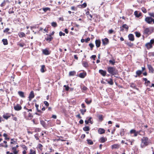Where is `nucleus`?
<instances>
[{
  "label": "nucleus",
  "mask_w": 154,
  "mask_h": 154,
  "mask_svg": "<svg viewBox=\"0 0 154 154\" xmlns=\"http://www.w3.org/2000/svg\"><path fill=\"white\" fill-rule=\"evenodd\" d=\"M98 118L100 121H102L103 120V116L102 115H99L98 116Z\"/></svg>",
  "instance_id": "58836bf2"
},
{
  "label": "nucleus",
  "mask_w": 154,
  "mask_h": 154,
  "mask_svg": "<svg viewBox=\"0 0 154 154\" xmlns=\"http://www.w3.org/2000/svg\"><path fill=\"white\" fill-rule=\"evenodd\" d=\"M145 46L148 49H149L152 48V46L151 44L149 42L146 43L145 45Z\"/></svg>",
  "instance_id": "f3484780"
},
{
  "label": "nucleus",
  "mask_w": 154,
  "mask_h": 154,
  "mask_svg": "<svg viewBox=\"0 0 154 154\" xmlns=\"http://www.w3.org/2000/svg\"><path fill=\"white\" fill-rule=\"evenodd\" d=\"M14 12V11H13L11 10V9L9 10L8 11V13L9 14H11L13 13Z\"/></svg>",
  "instance_id": "338daca9"
},
{
  "label": "nucleus",
  "mask_w": 154,
  "mask_h": 154,
  "mask_svg": "<svg viewBox=\"0 0 154 154\" xmlns=\"http://www.w3.org/2000/svg\"><path fill=\"white\" fill-rule=\"evenodd\" d=\"M41 124L45 128H46L47 127V126L46 125V124L45 122L43 120H42L40 121Z\"/></svg>",
  "instance_id": "aec40b11"
},
{
  "label": "nucleus",
  "mask_w": 154,
  "mask_h": 154,
  "mask_svg": "<svg viewBox=\"0 0 154 154\" xmlns=\"http://www.w3.org/2000/svg\"><path fill=\"white\" fill-rule=\"evenodd\" d=\"M102 43L104 45H107L109 43V40L107 38H105L104 39H102Z\"/></svg>",
  "instance_id": "1a4fd4ad"
},
{
  "label": "nucleus",
  "mask_w": 154,
  "mask_h": 154,
  "mask_svg": "<svg viewBox=\"0 0 154 154\" xmlns=\"http://www.w3.org/2000/svg\"><path fill=\"white\" fill-rule=\"evenodd\" d=\"M87 141L88 144H93V142L91 140L87 139Z\"/></svg>",
  "instance_id": "a19ab883"
},
{
  "label": "nucleus",
  "mask_w": 154,
  "mask_h": 154,
  "mask_svg": "<svg viewBox=\"0 0 154 154\" xmlns=\"http://www.w3.org/2000/svg\"><path fill=\"white\" fill-rule=\"evenodd\" d=\"M44 103L47 106H48L49 105V104L48 102L46 101H45Z\"/></svg>",
  "instance_id": "680f3d73"
},
{
  "label": "nucleus",
  "mask_w": 154,
  "mask_h": 154,
  "mask_svg": "<svg viewBox=\"0 0 154 154\" xmlns=\"http://www.w3.org/2000/svg\"><path fill=\"white\" fill-rule=\"evenodd\" d=\"M109 63H111L112 65H114L115 63V61L114 60H110L109 61Z\"/></svg>",
  "instance_id": "c03bdc74"
},
{
  "label": "nucleus",
  "mask_w": 154,
  "mask_h": 154,
  "mask_svg": "<svg viewBox=\"0 0 154 154\" xmlns=\"http://www.w3.org/2000/svg\"><path fill=\"white\" fill-rule=\"evenodd\" d=\"M144 20L148 24H154V19L151 17H146Z\"/></svg>",
  "instance_id": "f03ea898"
},
{
  "label": "nucleus",
  "mask_w": 154,
  "mask_h": 154,
  "mask_svg": "<svg viewBox=\"0 0 154 154\" xmlns=\"http://www.w3.org/2000/svg\"><path fill=\"white\" fill-rule=\"evenodd\" d=\"M18 94L20 97L22 98H24L25 97L24 93L22 91H19L18 92Z\"/></svg>",
  "instance_id": "6ab92c4d"
},
{
  "label": "nucleus",
  "mask_w": 154,
  "mask_h": 154,
  "mask_svg": "<svg viewBox=\"0 0 154 154\" xmlns=\"http://www.w3.org/2000/svg\"><path fill=\"white\" fill-rule=\"evenodd\" d=\"M99 72L103 76H105L106 74V71L102 69H100L99 70Z\"/></svg>",
  "instance_id": "423d86ee"
},
{
  "label": "nucleus",
  "mask_w": 154,
  "mask_h": 154,
  "mask_svg": "<svg viewBox=\"0 0 154 154\" xmlns=\"http://www.w3.org/2000/svg\"><path fill=\"white\" fill-rule=\"evenodd\" d=\"M90 39L89 38H88L85 40V42H88V41H89Z\"/></svg>",
  "instance_id": "774afa93"
},
{
  "label": "nucleus",
  "mask_w": 154,
  "mask_h": 154,
  "mask_svg": "<svg viewBox=\"0 0 154 154\" xmlns=\"http://www.w3.org/2000/svg\"><path fill=\"white\" fill-rule=\"evenodd\" d=\"M45 68V66L44 65H43L42 66L41 68L40 69L41 72H45V70H44V69Z\"/></svg>",
  "instance_id": "e433bc0d"
},
{
  "label": "nucleus",
  "mask_w": 154,
  "mask_h": 154,
  "mask_svg": "<svg viewBox=\"0 0 154 154\" xmlns=\"http://www.w3.org/2000/svg\"><path fill=\"white\" fill-rule=\"evenodd\" d=\"M129 40L131 41H133L134 40V35L132 34H129L128 35Z\"/></svg>",
  "instance_id": "ddd939ff"
},
{
  "label": "nucleus",
  "mask_w": 154,
  "mask_h": 154,
  "mask_svg": "<svg viewBox=\"0 0 154 154\" xmlns=\"http://www.w3.org/2000/svg\"><path fill=\"white\" fill-rule=\"evenodd\" d=\"M92 100L91 99H88V98L85 99V102L88 104H90L92 102Z\"/></svg>",
  "instance_id": "dca6fc26"
},
{
  "label": "nucleus",
  "mask_w": 154,
  "mask_h": 154,
  "mask_svg": "<svg viewBox=\"0 0 154 154\" xmlns=\"http://www.w3.org/2000/svg\"><path fill=\"white\" fill-rule=\"evenodd\" d=\"M148 68L149 70V71H151L152 72H153V68L152 66L148 64L147 65Z\"/></svg>",
  "instance_id": "2f4dec72"
},
{
  "label": "nucleus",
  "mask_w": 154,
  "mask_h": 154,
  "mask_svg": "<svg viewBox=\"0 0 154 154\" xmlns=\"http://www.w3.org/2000/svg\"><path fill=\"white\" fill-rule=\"evenodd\" d=\"M141 132H143V133H144V132L143 131H142L141 130H140L138 131H136L137 135L138 134H139L140 135H141V134H140V133Z\"/></svg>",
  "instance_id": "13d9d810"
},
{
  "label": "nucleus",
  "mask_w": 154,
  "mask_h": 154,
  "mask_svg": "<svg viewBox=\"0 0 154 154\" xmlns=\"http://www.w3.org/2000/svg\"><path fill=\"white\" fill-rule=\"evenodd\" d=\"M34 94L33 91H31L29 94V100L30 101L34 97Z\"/></svg>",
  "instance_id": "6e6552de"
},
{
  "label": "nucleus",
  "mask_w": 154,
  "mask_h": 154,
  "mask_svg": "<svg viewBox=\"0 0 154 154\" xmlns=\"http://www.w3.org/2000/svg\"><path fill=\"white\" fill-rule=\"evenodd\" d=\"M135 34L136 36L137 37H139L141 35L140 34L139 32H135Z\"/></svg>",
  "instance_id": "8fccbe9b"
},
{
  "label": "nucleus",
  "mask_w": 154,
  "mask_h": 154,
  "mask_svg": "<svg viewBox=\"0 0 154 154\" xmlns=\"http://www.w3.org/2000/svg\"><path fill=\"white\" fill-rule=\"evenodd\" d=\"M43 53L45 55H48L50 54L51 52L47 49L43 50L42 51Z\"/></svg>",
  "instance_id": "9b49d317"
},
{
  "label": "nucleus",
  "mask_w": 154,
  "mask_h": 154,
  "mask_svg": "<svg viewBox=\"0 0 154 154\" xmlns=\"http://www.w3.org/2000/svg\"><path fill=\"white\" fill-rule=\"evenodd\" d=\"M149 42L152 45L154 43V39H151Z\"/></svg>",
  "instance_id": "e2e57ef3"
},
{
  "label": "nucleus",
  "mask_w": 154,
  "mask_h": 154,
  "mask_svg": "<svg viewBox=\"0 0 154 154\" xmlns=\"http://www.w3.org/2000/svg\"><path fill=\"white\" fill-rule=\"evenodd\" d=\"M10 30V29L9 28H6L3 31L4 33H6L8 32Z\"/></svg>",
  "instance_id": "4d7b16f0"
},
{
  "label": "nucleus",
  "mask_w": 154,
  "mask_h": 154,
  "mask_svg": "<svg viewBox=\"0 0 154 154\" xmlns=\"http://www.w3.org/2000/svg\"><path fill=\"white\" fill-rule=\"evenodd\" d=\"M142 143L144 144H148L150 143V141L146 137H143L141 139Z\"/></svg>",
  "instance_id": "7ed1b4c3"
},
{
  "label": "nucleus",
  "mask_w": 154,
  "mask_h": 154,
  "mask_svg": "<svg viewBox=\"0 0 154 154\" xmlns=\"http://www.w3.org/2000/svg\"><path fill=\"white\" fill-rule=\"evenodd\" d=\"M3 44L4 45H6L8 44V40L7 39H3L2 40Z\"/></svg>",
  "instance_id": "bb28decb"
},
{
  "label": "nucleus",
  "mask_w": 154,
  "mask_h": 154,
  "mask_svg": "<svg viewBox=\"0 0 154 154\" xmlns=\"http://www.w3.org/2000/svg\"><path fill=\"white\" fill-rule=\"evenodd\" d=\"M86 14L88 17H90L91 18H92V16L91 14H90L89 11H88L87 12H86Z\"/></svg>",
  "instance_id": "72a5a7b5"
},
{
  "label": "nucleus",
  "mask_w": 154,
  "mask_h": 154,
  "mask_svg": "<svg viewBox=\"0 0 154 154\" xmlns=\"http://www.w3.org/2000/svg\"><path fill=\"white\" fill-rule=\"evenodd\" d=\"M8 1V0H6V1L4 0L3 1V2L1 4L0 6L2 7H3L5 6L6 5V2H7Z\"/></svg>",
  "instance_id": "c756f323"
},
{
  "label": "nucleus",
  "mask_w": 154,
  "mask_h": 154,
  "mask_svg": "<svg viewBox=\"0 0 154 154\" xmlns=\"http://www.w3.org/2000/svg\"><path fill=\"white\" fill-rule=\"evenodd\" d=\"M130 134H134V137H137V136L136 131L134 129H131L130 130Z\"/></svg>",
  "instance_id": "9d476101"
},
{
  "label": "nucleus",
  "mask_w": 154,
  "mask_h": 154,
  "mask_svg": "<svg viewBox=\"0 0 154 154\" xmlns=\"http://www.w3.org/2000/svg\"><path fill=\"white\" fill-rule=\"evenodd\" d=\"M118 147V145H112V149L117 148Z\"/></svg>",
  "instance_id": "bf43d9fd"
},
{
  "label": "nucleus",
  "mask_w": 154,
  "mask_h": 154,
  "mask_svg": "<svg viewBox=\"0 0 154 154\" xmlns=\"http://www.w3.org/2000/svg\"><path fill=\"white\" fill-rule=\"evenodd\" d=\"M92 119V118L91 117H90L88 119V122L89 123H91V124H93V122H92L91 120V119Z\"/></svg>",
  "instance_id": "3c124183"
},
{
  "label": "nucleus",
  "mask_w": 154,
  "mask_h": 154,
  "mask_svg": "<svg viewBox=\"0 0 154 154\" xmlns=\"http://www.w3.org/2000/svg\"><path fill=\"white\" fill-rule=\"evenodd\" d=\"M150 30L148 28H146L144 31V34H149Z\"/></svg>",
  "instance_id": "b1692460"
},
{
  "label": "nucleus",
  "mask_w": 154,
  "mask_h": 154,
  "mask_svg": "<svg viewBox=\"0 0 154 154\" xmlns=\"http://www.w3.org/2000/svg\"><path fill=\"white\" fill-rule=\"evenodd\" d=\"M107 71L111 75L112 77V75L116 74L117 73L116 68L111 66H109L107 67Z\"/></svg>",
  "instance_id": "f257e3e1"
},
{
  "label": "nucleus",
  "mask_w": 154,
  "mask_h": 154,
  "mask_svg": "<svg viewBox=\"0 0 154 154\" xmlns=\"http://www.w3.org/2000/svg\"><path fill=\"white\" fill-rule=\"evenodd\" d=\"M30 154H35V151L33 149H31Z\"/></svg>",
  "instance_id": "864d4df0"
},
{
  "label": "nucleus",
  "mask_w": 154,
  "mask_h": 154,
  "mask_svg": "<svg viewBox=\"0 0 154 154\" xmlns=\"http://www.w3.org/2000/svg\"><path fill=\"white\" fill-rule=\"evenodd\" d=\"M109 80L107 81V79L106 80V81L107 82V83L111 85H112L113 84V82L112 79V78L109 79Z\"/></svg>",
  "instance_id": "393cba45"
},
{
  "label": "nucleus",
  "mask_w": 154,
  "mask_h": 154,
  "mask_svg": "<svg viewBox=\"0 0 154 154\" xmlns=\"http://www.w3.org/2000/svg\"><path fill=\"white\" fill-rule=\"evenodd\" d=\"M87 6V4L85 2L83 3L81 5V6L82 8H85Z\"/></svg>",
  "instance_id": "79ce46f5"
},
{
  "label": "nucleus",
  "mask_w": 154,
  "mask_h": 154,
  "mask_svg": "<svg viewBox=\"0 0 154 154\" xmlns=\"http://www.w3.org/2000/svg\"><path fill=\"white\" fill-rule=\"evenodd\" d=\"M142 71L140 70H138L136 72V74L138 76H140L142 73Z\"/></svg>",
  "instance_id": "473e14b6"
},
{
  "label": "nucleus",
  "mask_w": 154,
  "mask_h": 154,
  "mask_svg": "<svg viewBox=\"0 0 154 154\" xmlns=\"http://www.w3.org/2000/svg\"><path fill=\"white\" fill-rule=\"evenodd\" d=\"M83 130L85 131H88L90 130V128L88 126H85L83 128Z\"/></svg>",
  "instance_id": "7c9ffc66"
},
{
  "label": "nucleus",
  "mask_w": 154,
  "mask_h": 154,
  "mask_svg": "<svg viewBox=\"0 0 154 154\" xmlns=\"http://www.w3.org/2000/svg\"><path fill=\"white\" fill-rule=\"evenodd\" d=\"M113 32V31L112 29H110L109 31V34H111Z\"/></svg>",
  "instance_id": "69168bd1"
},
{
  "label": "nucleus",
  "mask_w": 154,
  "mask_h": 154,
  "mask_svg": "<svg viewBox=\"0 0 154 154\" xmlns=\"http://www.w3.org/2000/svg\"><path fill=\"white\" fill-rule=\"evenodd\" d=\"M126 44L129 46L130 47L132 46L133 45V44L131 43V42H128Z\"/></svg>",
  "instance_id": "0e129e2a"
},
{
  "label": "nucleus",
  "mask_w": 154,
  "mask_h": 154,
  "mask_svg": "<svg viewBox=\"0 0 154 154\" xmlns=\"http://www.w3.org/2000/svg\"><path fill=\"white\" fill-rule=\"evenodd\" d=\"M86 75L87 73L86 72H84L80 73L79 74V76L81 78H84L86 76Z\"/></svg>",
  "instance_id": "4468645a"
},
{
  "label": "nucleus",
  "mask_w": 154,
  "mask_h": 154,
  "mask_svg": "<svg viewBox=\"0 0 154 154\" xmlns=\"http://www.w3.org/2000/svg\"><path fill=\"white\" fill-rule=\"evenodd\" d=\"M80 111L81 112V113L82 114V115H84L85 114V113L86 112V109H80Z\"/></svg>",
  "instance_id": "ea45409f"
},
{
  "label": "nucleus",
  "mask_w": 154,
  "mask_h": 154,
  "mask_svg": "<svg viewBox=\"0 0 154 154\" xmlns=\"http://www.w3.org/2000/svg\"><path fill=\"white\" fill-rule=\"evenodd\" d=\"M63 87L65 88V90L66 91H68L69 88V86H67L66 85H64Z\"/></svg>",
  "instance_id": "5fc2aeb1"
},
{
  "label": "nucleus",
  "mask_w": 154,
  "mask_h": 154,
  "mask_svg": "<svg viewBox=\"0 0 154 154\" xmlns=\"http://www.w3.org/2000/svg\"><path fill=\"white\" fill-rule=\"evenodd\" d=\"M80 88L82 90V92L85 93H86V92L88 90V88L87 87L83 85H81Z\"/></svg>",
  "instance_id": "39448f33"
},
{
  "label": "nucleus",
  "mask_w": 154,
  "mask_h": 154,
  "mask_svg": "<svg viewBox=\"0 0 154 154\" xmlns=\"http://www.w3.org/2000/svg\"><path fill=\"white\" fill-rule=\"evenodd\" d=\"M134 14L136 17H139L141 16V13H140L138 14V12L137 11H136L134 12Z\"/></svg>",
  "instance_id": "a878e982"
},
{
  "label": "nucleus",
  "mask_w": 154,
  "mask_h": 154,
  "mask_svg": "<svg viewBox=\"0 0 154 154\" xmlns=\"http://www.w3.org/2000/svg\"><path fill=\"white\" fill-rule=\"evenodd\" d=\"M107 140V139L106 137H101L100 140H99V141L100 143H103L105 141H106Z\"/></svg>",
  "instance_id": "2eb2a0df"
},
{
  "label": "nucleus",
  "mask_w": 154,
  "mask_h": 154,
  "mask_svg": "<svg viewBox=\"0 0 154 154\" xmlns=\"http://www.w3.org/2000/svg\"><path fill=\"white\" fill-rule=\"evenodd\" d=\"M95 43L97 48H99L100 46L101 42L100 40H96Z\"/></svg>",
  "instance_id": "f8f14e48"
},
{
  "label": "nucleus",
  "mask_w": 154,
  "mask_h": 154,
  "mask_svg": "<svg viewBox=\"0 0 154 154\" xmlns=\"http://www.w3.org/2000/svg\"><path fill=\"white\" fill-rule=\"evenodd\" d=\"M35 107L36 108V109L37 110V111L38 112H40V113H42V111L40 110L39 109H38V107H39V105H38L36 103H35Z\"/></svg>",
  "instance_id": "f704fd0d"
},
{
  "label": "nucleus",
  "mask_w": 154,
  "mask_h": 154,
  "mask_svg": "<svg viewBox=\"0 0 154 154\" xmlns=\"http://www.w3.org/2000/svg\"><path fill=\"white\" fill-rule=\"evenodd\" d=\"M50 8H49L48 7L43 8V10L45 12H46L48 10H50Z\"/></svg>",
  "instance_id": "603ef678"
},
{
  "label": "nucleus",
  "mask_w": 154,
  "mask_h": 154,
  "mask_svg": "<svg viewBox=\"0 0 154 154\" xmlns=\"http://www.w3.org/2000/svg\"><path fill=\"white\" fill-rule=\"evenodd\" d=\"M122 26V28H125L127 31L128 30V27L126 24H124Z\"/></svg>",
  "instance_id": "c9c22d12"
},
{
  "label": "nucleus",
  "mask_w": 154,
  "mask_h": 154,
  "mask_svg": "<svg viewBox=\"0 0 154 154\" xmlns=\"http://www.w3.org/2000/svg\"><path fill=\"white\" fill-rule=\"evenodd\" d=\"M82 64L84 67L87 68L89 66V65L87 62L85 61H83L82 63Z\"/></svg>",
  "instance_id": "412c9836"
},
{
  "label": "nucleus",
  "mask_w": 154,
  "mask_h": 154,
  "mask_svg": "<svg viewBox=\"0 0 154 154\" xmlns=\"http://www.w3.org/2000/svg\"><path fill=\"white\" fill-rule=\"evenodd\" d=\"M51 26L54 27H56L57 26V24L56 22H53L51 23Z\"/></svg>",
  "instance_id": "09e8293b"
},
{
  "label": "nucleus",
  "mask_w": 154,
  "mask_h": 154,
  "mask_svg": "<svg viewBox=\"0 0 154 154\" xmlns=\"http://www.w3.org/2000/svg\"><path fill=\"white\" fill-rule=\"evenodd\" d=\"M3 117L4 119H7L10 117V116H9V115H4L3 116Z\"/></svg>",
  "instance_id": "37998d69"
},
{
  "label": "nucleus",
  "mask_w": 154,
  "mask_h": 154,
  "mask_svg": "<svg viewBox=\"0 0 154 154\" xmlns=\"http://www.w3.org/2000/svg\"><path fill=\"white\" fill-rule=\"evenodd\" d=\"M76 73L75 71H70L69 72V75L70 76H72L74 75Z\"/></svg>",
  "instance_id": "cd10ccee"
},
{
  "label": "nucleus",
  "mask_w": 154,
  "mask_h": 154,
  "mask_svg": "<svg viewBox=\"0 0 154 154\" xmlns=\"http://www.w3.org/2000/svg\"><path fill=\"white\" fill-rule=\"evenodd\" d=\"M59 35L60 36H62V35L64 36L65 35V34L64 33H63L62 31H60L59 32Z\"/></svg>",
  "instance_id": "052dcab7"
},
{
  "label": "nucleus",
  "mask_w": 154,
  "mask_h": 154,
  "mask_svg": "<svg viewBox=\"0 0 154 154\" xmlns=\"http://www.w3.org/2000/svg\"><path fill=\"white\" fill-rule=\"evenodd\" d=\"M14 108L16 111H19L22 109V107L19 104H17L16 105L14 106Z\"/></svg>",
  "instance_id": "0eeeda50"
},
{
  "label": "nucleus",
  "mask_w": 154,
  "mask_h": 154,
  "mask_svg": "<svg viewBox=\"0 0 154 154\" xmlns=\"http://www.w3.org/2000/svg\"><path fill=\"white\" fill-rule=\"evenodd\" d=\"M89 45L91 48V50H93V48L94 46V45L92 43H90L89 44Z\"/></svg>",
  "instance_id": "de8ad7c7"
},
{
  "label": "nucleus",
  "mask_w": 154,
  "mask_h": 154,
  "mask_svg": "<svg viewBox=\"0 0 154 154\" xmlns=\"http://www.w3.org/2000/svg\"><path fill=\"white\" fill-rule=\"evenodd\" d=\"M148 14L149 16L151 17H153L154 18V12H149Z\"/></svg>",
  "instance_id": "a18cd8bd"
},
{
  "label": "nucleus",
  "mask_w": 154,
  "mask_h": 154,
  "mask_svg": "<svg viewBox=\"0 0 154 154\" xmlns=\"http://www.w3.org/2000/svg\"><path fill=\"white\" fill-rule=\"evenodd\" d=\"M18 35L20 37L22 38L26 36V34L23 32H20L18 33Z\"/></svg>",
  "instance_id": "a211bd4d"
},
{
  "label": "nucleus",
  "mask_w": 154,
  "mask_h": 154,
  "mask_svg": "<svg viewBox=\"0 0 154 154\" xmlns=\"http://www.w3.org/2000/svg\"><path fill=\"white\" fill-rule=\"evenodd\" d=\"M17 45L21 47H23L25 44L24 43H19L17 44Z\"/></svg>",
  "instance_id": "4c0bfd02"
},
{
  "label": "nucleus",
  "mask_w": 154,
  "mask_h": 154,
  "mask_svg": "<svg viewBox=\"0 0 154 154\" xmlns=\"http://www.w3.org/2000/svg\"><path fill=\"white\" fill-rule=\"evenodd\" d=\"M142 10L144 13H145L147 12L146 10L144 7L142 8Z\"/></svg>",
  "instance_id": "6e6d98bb"
},
{
  "label": "nucleus",
  "mask_w": 154,
  "mask_h": 154,
  "mask_svg": "<svg viewBox=\"0 0 154 154\" xmlns=\"http://www.w3.org/2000/svg\"><path fill=\"white\" fill-rule=\"evenodd\" d=\"M98 132L100 134H102L105 133V130L103 128H99L98 130Z\"/></svg>",
  "instance_id": "5701e85b"
},
{
  "label": "nucleus",
  "mask_w": 154,
  "mask_h": 154,
  "mask_svg": "<svg viewBox=\"0 0 154 154\" xmlns=\"http://www.w3.org/2000/svg\"><path fill=\"white\" fill-rule=\"evenodd\" d=\"M23 113L25 118L27 120H30L33 117V116L30 113H29L28 115H27L26 112H23Z\"/></svg>",
  "instance_id": "20e7f679"
},
{
  "label": "nucleus",
  "mask_w": 154,
  "mask_h": 154,
  "mask_svg": "<svg viewBox=\"0 0 154 154\" xmlns=\"http://www.w3.org/2000/svg\"><path fill=\"white\" fill-rule=\"evenodd\" d=\"M53 39V38L51 36V35H49L48 36L45 38V39L47 41H48L49 42H51Z\"/></svg>",
  "instance_id": "4be33fe9"
},
{
  "label": "nucleus",
  "mask_w": 154,
  "mask_h": 154,
  "mask_svg": "<svg viewBox=\"0 0 154 154\" xmlns=\"http://www.w3.org/2000/svg\"><path fill=\"white\" fill-rule=\"evenodd\" d=\"M130 86L133 88H135L136 87V85L134 83H130Z\"/></svg>",
  "instance_id": "49530a36"
},
{
  "label": "nucleus",
  "mask_w": 154,
  "mask_h": 154,
  "mask_svg": "<svg viewBox=\"0 0 154 154\" xmlns=\"http://www.w3.org/2000/svg\"><path fill=\"white\" fill-rule=\"evenodd\" d=\"M12 150L14 152V154H17L18 151L16 150V148L15 147H13L12 148Z\"/></svg>",
  "instance_id": "c85d7f7f"
}]
</instances>
